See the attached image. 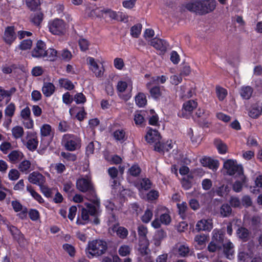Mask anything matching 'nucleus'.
I'll return each instance as SVG.
<instances>
[{"instance_id": "nucleus-1", "label": "nucleus", "mask_w": 262, "mask_h": 262, "mask_svg": "<svg viewBox=\"0 0 262 262\" xmlns=\"http://www.w3.org/2000/svg\"><path fill=\"white\" fill-rule=\"evenodd\" d=\"M215 0H200L186 4L185 8L191 12L205 15L212 12L216 8Z\"/></svg>"}, {"instance_id": "nucleus-2", "label": "nucleus", "mask_w": 262, "mask_h": 262, "mask_svg": "<svg viewBox=\"0 0 262 262\" xmlns=\"http://www.w3.org/2000/svg\"><path fill=\"white\" fill-rule=\"evenodd\" d=\"M107 249V243L101 239L89 242L86 248V254L89 258L99 257L104 254Z\"/></svg>"}, {"instance_id": "nucleus-3", "label": "nucleus", "mask_w": 262, "mask_h": 262, "mask_svg": "<svg viewBox=\"0 0 262 262\" xmlns=\"http://www.w3.org/2000/svg\"><path fill=\"white\" fill-rule=\"evenodd\" d=\"M61 144L67 150L74 151L80 148L81 139L77 135L69 133L66 134L62 136Z\"/></svg>"}, {"instance_id": "nucleus-4", "label": "nucleus", "mask_w": 262, "mask_h": 262, "mask_svg": "<svg viewBox=\"0 0 262 262\" xmlns=\"http://www.w3.org/2000/svg\"><path fill=\"white\" fill-rule=\"evenodd\" d=\"M212 234V240L207 247V249L210 252H214L220 249L224 239V233L221 230L214 229Z\"/></svg>"}, {"instance_id": "nucleus-5", "label": "nucleus", "mask_w": 262, "mask_h": 262, "mask_svg": "<svg viewBox=\"0 0 262 262\" xmlns=\"http://www.w3.org/2000/svg\"><path fill=\"white\" fill-rule=\"evenodd\" d=\"M144 139L147 143L153 145L155 148V146L158 145L160 144L162 137L158 129L148 126L146 127Z\"/></svg>"}, {"instance_id": "nucleus-6", "label": "nucleus", "mask_w": 262, "mask_h": 262, "mask_svg": "<svg viewBox=\"0 0 262 262\" xmlns=\"http://www.w3.org/2000/svg\"><path fill=\"white\" fill-rule=\"evenodd\" d=\"M49 31L53 35H62L66 31V24L61 19L55 18L48 23Z\"/></svg>"}, {"instance_id": "nucleus-7", "label": "nucleus", "mask_w": 262, "mask_h": 262, "mask_svg": "<svg viewBox=\"0 0 262 262\" xmlns=\"http://www.w3.org/2000/svg\"><path fill=\"white\" fill-rule=\"evenodd\" d=\"M21 142L30 151L35 150L38 147L37 134L35 132L27 131L26 136L21 139Z\"/></svg>"}, {"instance_id": "nucleus-8", "label": "nucleus", "mask_w": 262, "mask_h": 262, "mask_svg": "<svg viewBox=\"0 0 262 262\" xmlns=\"http://www.w3.org/2000/svg\"><path fill=\"white\" fill-rule=\"evenodd\" d=\"M77 188L82 192H89L91 194V196L95 195V192L93 184L89 178H80L76 181Z\"/></svg>"}, {"instance_id": "nucleus-9", "label": "nucleus", "mask_w": 262, "mask_h": 262, "mask_svg": "<svg viewBox=\"0 0 262 262\" xmlns=\"http://www.w3.org/2000/svg\"><path fill=\"white\" fill-rule=\"evenodd\" d=\"M88 200L91 201L93 204L89 203H85V205L88 208V211L89 214L94 216H98L100 213L99 207H100V201L96 196L88 195Z\"/></svg>"}, {"instance_id": "nucleus-10", "label": "nucleus", "mask_w": 262, "mask_h": 262, "mask_svg": "<svg viewBox=\"0 0 262 262\" xmlns=\"http://www.w3.org/2000/svg\"><path fill=\"white\" fill-rule=\"evenodd\" d=\"M2 38L6 45L11 46L17 38L15 27L14 26L6 27Z\"/></svg>"}, {"instance_id": "nucleus-11", "label": "nucleus", "mask_w": 262, "mask_h": 262, "mask_svg": "<svg viewBox=\"0 0 262 262\" xmlns=\"http://www.w3.org/2000/svg\"><path fill=\"white\" fill-rule=\"evenodd\" d=\"M47 47L45 42L41 40L37 41L36 46L31 51L32 57L36 58H45Z\"/></svg>"}, {"instance_id": "nucleus-12", "label": "nucleus", "mask_w": 262, "mask_h": 262, "mask_svg": "<svg viewBox=\"0 0 262 262\" xmlns=\"http://www.w3.org/2000/svg\"><path fill=\"white\" fill-rule=\"evenodd\" d=\"M86 61L89 66L90 70L95 74L97 77L102 76L104 71L103 66L100 68L95 59L92 57H88L86 58Z\"/></svg>"}, {"instance_id": "nucleus-13", "label": "nucleus", "mask_w": 262, "mask_h": 262, "mask_svg": "<svg viewBox=\"0 0 262 262\" xmlns=\"http://www.w3.org/2000/svg\"><path fill=\"white\" fill-rule=\"evenodd\" d=\"M153 84V82L150 81L146 84V87L148 90H149L151 97L154 99L158 100L160 99V97L162 95L161 88H163V86H161L159 85L152 86V84Z\"/></svg>"}, {"instance_id": "nucleus-14", "label": "nucleus", "mask_w": 262, "mask_h": 262, "mask_svg": "<svg viewBox=\"0 0 262 262\" xmlns=\"http://www.w3.org/2000/svg\"><path fill=\"white\" fill-rule=\"evenodd\" d=\"M9 161L11 162H20L19 164H31L30 162L24 159L23 152L18 150H14L8 155Z\"/></svg>"}, {"instance_id": "nucleus-15", "label": "nucleus", "mask_w": 262, "mask_h": 262, "mask_svg": "<svg viewBox=\"0 0 262 262\" xmlns=\"http://www.w3.org/2000/svg\"><path fill=\"white\" fill-rule=\"evenodd\" d=\"M157 210V212H156V215H158V211H160L162 213L159 217L161 223L165 225H169L171 222L170 211L166 207L163 206H159Z\"/></svg>"}, {"instance_id": "nucleus-16", "label": "nucleus", "mask_w": 262, "mask_h": 262, "mask_svg": "<svg viewBox=\"0 0 262 262\" xmlns=\"http://www.w3.org/2000/svg\"><path fill=\"white\" fill-rule=\"evenodd\" d=\"M213 228L212 220L210 219H202L199 221L195 226V230L198 231H210Z\"/></svg>"}, {"instance_id": "nucleus-17", "label": "nucleus", "mask_w": 262, "mask_h": 262, "mask_svg": "<svg viewBox=\"0 0 262 262\" xmlns=\"http://www.w3.org/2000/svg\"><path fill=\"white\" fill-rule=\"evenodd\" d=\"M223 171L230 176L236 174L239 176L243 174V169L241 165H224Z\"/></svg>"}, {"instance_id": "nucleus-18", "label": "nucleus", "mask_w": 262, "mask_h": 262, "mask_svg": "<svg viewBox=\"0 0 262 262\" xmlns=\"http://www.w3.org/2000/svg\"><path fill=\"white\" fill-rule=\"evenodd\" d=\"M262 114V102L257 101L251 106L249 115L253 119L258 118Z\"/></svg>"}, {"instance_id": "nucleus-19", "label": "nucleus", "mask_w": 262, "mask_h": 262, "mask_svg": "<svg viewBox=\"0 0 262 262\" xmlns=\"http://www.w3.org/2000/svg\"><path fill=\"white\" fill-rule=\"evenodd\" d=\"M112 136L116 142L121 144L124 143L128 138L127 134L124 128H119L114 130Z\"/></svg>"}, {"instance_id": "nucleus-20", "label": "nucleus", "mask_w": 262, "mask_h": 262, "mask_svg": "<svg viewBox=\"0 0 262 262\" xmlns=\"http://www.w3.org/2000/svg\"><path fill=\"white\" fill-rule=\"evenodd\" d=\"M151 45L162 52H165L169 46L168 43L165 40L158 38H154L151 40Z\"/></svg>"}, {"instance_id": "nucleus-21", "label": "nucleus", "mask_w": 262, "mask_h": 262, "mask_svg": "<svg viewBox=\"0 0 262 262\" xmlns=\"http://www.w3.org/2000/svg\"><path fill=\"white\" fill-rule=\"evenodd\" d=\"M28 180L29 182L34 184L41 186L45 182V177L40 173L33 172L30 174Z\"/></svg>"}, {"instance_id": "nucleus-22", "label": "nucleus", "mask_w": 262, "mask_h": 262, "mask_svg": "<svg viewBox=\"0 0 262 262\" xmlns=\"http://www.w3.org/2000/svg\"><path fill=\"white\" fill-rule=\"evenodd\" d=\"M173 147L172 141L168 140L164 142L162 140L158 145L155 146V150L159 152H165L169 151Z\"/></svg>"}, {"instance_id": "nucleus-23", "label": "nucleus", "mask_w": 262, "mask_h": 262, "mask_svg": "<svg viewBox=\"0 0 262 262\" xmlns=\"http://www.w3.org/2000/svg\"><path fill=\"white\" fill-rule=\"evenodd\" d=\"M208 238V236L204 234L196 235L194 239L195 246L199 249H203L206 246Z\"/></svg>"}, {"instance_id": "nucleus-24", "label": "nucleus", "mask_w": 262, "mask_h": 262, "mask_svg": "<svg viewBox=\"0 0 262 262\" xmlns=\"http://www.w3.org/2000/svg\"><path fill=\"white\" fill-rule=\"evenodd\" d=\"M149 242L147 238H140L139 240L138 251L141 256H145L149 252Z\"/></svg>"}, {"instance_id": "nucleus-25", "label": "nucleus", "mask_w": 262, "mask_h": 262, "mask_svg": "<svg viewBox=\"0 0 262 262\" xmlns=\"http://www.w3.org/2000/svg\"><path fill=\"white\" fill-rule=\"evenodd\" d=\"M42 92L46 97H51L55 91V86L53 83L44 82L41 89Z\"/></svg>"}, {"instance_id": "nucleus-26", "label": "nucleus", "mask_w": 262, "mask_h": 262, "mask_svg": "<svg viewBox=\"0 0 262 262\" xmlns=\"http://www.w3.org/2000/svg\"><path fill=\"white\" fill-rule=\"evenodd\" d=\"M173 250L181 257L187 256L189 252V248L187 245L180 244L175 245Z\"/></svg>"}, {"instance_id": "nucleus-27", "label": "nucleus", "mask_w": 262, "mask_h": 262, "mask_svg": "<svg viewBox=\"0 0 262 262\" xmlns=\"http://www.w3.org/2000/svg\"><path fill=\"white\" fill-rule=\"evenodd\" d=\"M114 232H116L117 235L121 239H125L127 237L128 232L126 228L124 227L119 226L118 225H115L111 228Z\"/></svg>"}, {"instance_id": "nucleus-28", "label": "nucleus", "mask_w": 262, "mask_h": 262, "mask_svg": "<svg viewBox=\"0 0 262 262\" xmlns=\"http://www.w3.org/2000/svg\"><path fill=\"white\" fill-rule=\"evenodd\" d=\"M223 252L227 258L231 259L233 258L234 246L231 242L229 241L223 244Z\"/></svg>"}, {"instance_id": "nucleus-29", "label": "nucleus", "mask_w": 262, "mask_h": 262, "mask_svg": "<svg viewBox=\"0 0 262 262\" xmlns=\"http://www.w3.org/2000/svg\"><path fill=\"white\" fill-rule=\"evenodd\" d=\"M152 186V183L148 178H143L139 180L136 184V187L141 191L142 190H147L149 189Z\"/></svg>"}, {"instance_id": "nucleus-30", "label": "nucleus", "mask_w": 262, "mask_h": 262, "mask_svg": "<svg viewBox=\"0 0 262 262\" xmlns=\"http://www.w3.org/2000/svg\"><path fill=\"white\" fill-rule=\"evenodd\" d=\"M104 159L110 164H121L122 159L117 155H111L109 152H105L104 154Z\"/></svg>"}, {"instance_id": "nucleus-31", "label": "nucleus", "mask_w": 262, "mask_h": 262, "mask_svg": "<svg viewBox=\"0 0 262 262\" xmlns=\"http://www.w3.org/2000/svg\"><path fill=\"white\" fill-rule=\"evenodd\" d=\"M239 180L236 181L233 184V189L236 192H239L242 191L243 186L246 184L247 179L245 176L243 174L239 176Z\"/></svg>"}, {"instance_id": "nucleus-32", "label": "nucleus", "mask_w": 262, "mask_h": 262, "mask_svg": "<svg viewBox=\"0 0 262 262\" xmlns=\"http://www.w3.org/2000/svg\"><path fill=\"white\" fill-rule=\"evenodd\" d=\"M213 143L219 154H225L227 151V146L222 140L219 138H215Z\"/></svg>"}, {"instance_id": "nucleus-33", "label": "nucleus", "mask_w": 262, "mask_h": 262, "mask_svg": "<svg viewBox=\"0 0 262 262\" xmlns=\"http://www.w3.org/2000/svg\"><path fill=\"white\" fill-rule=\"evenodd\" d=\"M136 104L140 107H143L147 104V99L145 94L142 92L138 93L135 98Z\"/></svg>"}, {"instance_id": "nucleus-34", "label": "nucleus", "mask_w": 262, "mask_h": 262, "mask_svg": "<svg viewBox=\"0 0 262 262\" xmlns=\"http://www.w3.org/2000/svg\"><path fill=\"white\" fill-rule=\"evenodd\" d=\"M58 83L60 87L63 88L64 89L68 91L73 90L75 88L73 82L67 78H60L58 80Z\"/></svg>"}, {"instance_id": "nucleus-35", "label": "nucleus", "mask_w": 262, "mask_h": 262, "mask_svg": "<svg viewBox=\"0 0 262 262\" xmlns=\"http://www.w3.org/2000/svg\"><path fill=\"white\" fill-rule=\"evenodd\" d=\"M43 19V14L41 12L33 14L30 16V20L32 23L36 26H39Z\"/></svg>"}, {"instance_id": "nucleus-36", "label": "nucleus", "mask_w": 262, "mask_h": 262, "mask_svg": "<svg viewBox=\"0 0 262 262\" xmlns=\"http://www.w3.org/2000/svg\"><path fill=\"white\" fill-rule=\"evenodd\" d=\"M252 93L253 89L250 86H243L241 89L240 94L244 99H249Z\"/></svg>"}, {"instance_id": "nucleus-37", "label": "nucleus", "mask_w": 262, "mask_h": 262, "mask_svg": "<svg viewBox=\"0 0 262 262\" xmlns=\"http://www.w3.org/2000/svg\"><path fill=\"white\" fill-rule=\"evenodd\" d=\"M26 4L28 9L31 11H36L40 7V0H26Z\"/></svg>"}, {"instance_id": "nucleus-38", "label": "nucleus", "mask_w": 262, "mask_h": 262, "mask_svg": "<svg viewBox=\"0 0 262 262\" xmlns=\"http://www.w3.org/2000/svg\"><path fill=\"white\" fill-rule=\"evenodd\" d=\"M177 207L178 208L179 214L181 217L183 219H185L187 216V211L188 210L186 203L183 202L181 203H178Z\"/></svg>"}, {"instance_id": "nucleus-39", "label": "nucleus", "mask_w": 262, "mask_h": 262, "mask_svg": "<svg viewBox=\"0 0 262 262\" xmlns=\"http://www.w3.org/2000/svg\"><path fill=\"white\" fill-rule=\"evenodd\" d=\"M45 58L47 60L54 61L56 60L57 57V51L53 48H49L46 50Z\"/></svg>"}, {"instance_id": "nucleus-40", "label": "nucleus", "mask_w": 262, "mask_h": 262, "mask_svg": "<svg viewBox=\"0 0 262 262\" xmlns=\"http://www.w3.org/2000/svg\"><path fill=\"white\" fill-rule=\"evenodd\" d=\"M12 135L14 138L18 139L21 138L24 134V130L22 126L16 125L13 127L11 130Z\"/></svg>"}, {"instance_id": "nucleus-41", "label": "nucleus", "mask_w": 262, "mask_h": 262, "mask_svg": "<svg viewBox=\"0 0 262 262\" xmlns=\"http://www.w3.org/2000/svg\"><path fill=\"white\" fill-rule=\"evenodd\" d=\"M27 190L30 193L31 195L39 203L41 204L44 202V200L41 196L38 193L31 185L27 186Z\"/></svg>"}, {"instance_id": "nucleus-42", "label": "nucleus", "mask_w": 262, "mask_h": 262, "mask_svg": "<svg viewBox=\"0 0 262 262\" xmlns=\"http://www.w3.org/2000/svg\"><path fill=\"white\" fill-rule=\"evenodd\" d=\"M132 251V247L127 245H122L118 249V253L120 256L125 257L129 255Z\"/></svg>"}, {"instance_id": "nucleus-43", "label": "nucleus", "mask_w": 262, "mask_h": 262, "mask_svg": "<svg viewBox=\"0 0 262 262\" xmlns=\"http://www.w3.org/2000/svg\"><path fill=\"white\" fill-rule=\"evenodd\" d=\"M78 45L81 51L86 52L89 49L90 42L86 39L80 37L78 40Z\"/></svg>"}, {"instance_id": "nucleus-44", "label": "nucleus", "mask_w": 262, "mask_h": 262, "mask_svg": "<svg viewBox=\"0 0 262 262\" xmlns=\"http://www.w3.org/2000/svg\"><path fill=\"white\" fill-rule=\"evenodd\" d=\"M150 113L151 116L148 118V124L152 126L159 125L158 115L154 110H150Z\"/></svg>"}, {"instance_id": "nucleus-45", "label": "nucleus", "mask_w": 262, "mask_h": 262, "mask_svg": "<svg viewBox=\"0 0 262 262\" xmlns=\"http://www.w3.org/2000/svg\"><path fill=\"white\" fill-rule=\"evenodd\" d=\"M198 103L196 101L190 100L184 103L183 105V108H184L186 111L191 112L196 107Z\"/></svg>"}, {"instance_id": "nucleus-46", "label": "nucleus", "mask_w": 262, "mask_h": 262, "mask_svg": "<svg viewBox=\"0 0 262 262\" xmlns=\"http://www.w3.org/2000/svg\"><path fill=\"white\" fill-rule=\"evenodd\" d=\"M220 212L222 216L227 217L231 214L232 209L230 205L227 204H224L221 207Z\"/></svg>"}, {"instance_id": "nucleus-47", "label": "nucleus", "mask_w": 262, "mask_h": 262, "mask_svg": "<svg viewBox=\"0 0 262 262\" xmlns=\"http://www.w3.org/2000/svg\"><path fill=\"white\" fill-rule=\"evenodd\" d=\"M216 93L219 100L223 101L227 95V91L220 86H216Z\"/></svg>"}, {"instance_id": "nucleus-48", "label": "nucleus", "mask_w": 262, "mask_h": 262, "mask_svg": "<svg viewBox=\"0 0 262 262\" xmlns=\"http://www.w3.org/2000/svg\"><path fill=\"white\" fill-rule=\"evenodd\" d=\"M16 91L14 87L11 88L9 91L5 90L0 86V98L2 101L5 97H10L12 94Z\"/></svg>"}, {"instance_id": "nucleus-49", "label": "nucleus", "mask_w": 262, "mask_h": 262, "mask_svg": "<svg viewBox=\"0 0 262 262\" xmlns=\"http://www.w3.org/2000/svg\"><path fill=\"white\" fill-rule=\"evenodd\" d=\"M134 120L136 126L142 127L145 125V119L143 115L140 113L135 114Z\"/></svg>"}, {"instance_id": "nucleus-50", "label": "nucleus", "mask_w": 262, "mask_h": 262, "mask_svg": "<svg viewBox=\"0 0 262 262\" xmlns=\"http://www.w3.org/2000/svg\"><path fill=\"white\" fill-rule=\"evenodd\" d=\"M15 105L13 103H10L8 104L5 110V116L12 117L15 113Z\"/></svg>"}, {"instance_id": "nucleus-51", "label": "nucleus", "mask_w": 262, "mask_h": 262, "mask_svg": "<svg viewBox=\"0 0 262 262\" xmlns=\"http://www.w3.org/2000/svg\"><path fill=\"white\" fill-rule=\"evenodd\" d=\"M52 132V127L50 124H45L40 128V134L41 136L47 137L50 135Z\"/></svg>"}, {"instance_id": "nucleus-52", "label": "nucleus", "mask_w": 262, "mask_h": 262, "mask_svg": "<svg viewBox=\"0 0 262 262\" xmlns=\"http://www.w3.org/2000/svg\"><path fill=\"white\" fill-rule=\"evenodd\" d=\"M141 172V169L138 165H133L128 169V173L133 177L138 176Z\"/></svg>"}, {"instance_id": "nucleus-53", "label": "nucleus", "mask_w": 262, "mask_h": 262, "mask_svg": "<svg viewBox=\"0 0 262 262\" xmlns=\"http://www.w3.org/2000/svg\"><path fill=\"white\" fill-rule=\"evenodd\" d=\"M141 32V26L140 24L134 25L130 29V34L135 38H138Z\"/></svg>"}, {"instance_id": "nucleus-54", "label": "nucleus", "mask_w": 262, "mask_h": 262, "mask_svg": "<svg viewBox=\"0 0 262 262\" xmlns=\"http://www.w3.org/2000/svg\"><path fill=\"white\" fill-rule=\"evenodd\" d=\"M153 216L152 210L149 209H147L144 214L141 217L142 221L144 223H149L151 220Z\"/></svg>"}, {"instance_id": "nucleus-55", "label": "nucleus", "mask_w": 262, "mask_h": 262, "mask_svg": "<svg viewBox=\"0 0 262 262\" xmlns=\"http://www.w3.org/2000/svg\"><path fill=\"white\" fill-rule=\"evenodd\" d=\"M74 100L77 104H84L86 101V98L82 93H78L74 95Z\"/></svg>"}, {"instance_id": "nucleus-56", "label": "nucleus", "mask_w": 262, "mask_h": 262, "mask_svg": "<svg viewBox=\"0 0 262 262\" xmlns=\"http://www.w3.org/2000/svg\"><path fill=\"white\" fill-rule=\"evenodd\" d=\"M101 12L104 14H108L109 17L111 18L118 21V12H117L116 11H113L109 8H106L102 10Z\"/></svg>"}, {"instance_id": "nucleus-57", "label": "nucleus", "mask_w": 262, "mask_h": 262, "mask_svg": "<svg viewBox=\"0 0 262 262\" xmlns=\"http://www.w3.org/2000/svg\"><path fill=\"white\" fill-rule=\"evenodd\" d=\"M58 129L59 132L64 133L69 130L71 129V126L66 121L62 120L59 123Z\"/></svg>"}, {"instance_id": "nucleus-58", "label": "nucleus", "mask_w": 262, "mask_h": 262, "mask_svg": "<svg viewBox=\"0 0 262 262\" xmlns=\"http://www.w3.org/2000/svg\"><path fill=\"white\" fill-rule=\"evenodd\" d=\"M32 45V41L31 39H24L20 42L19 48L21 50H27L31 48Z\"/></svg>"}, {"instance_id": "nucleus-59", "label": "nucleus", "mask_w": 262, "mask_h": 262, "mask_svg": "<svg viewBox=\"0 0 262 262\" xmlns=\"http://www.w3.org/2000/svg\"><path fill=\"white\" fill-rule=\"evenodd\" d=\"M8 227L14 238L18 241L22 237V235L20 234V232L19 230L13 226H10Z\"/></svg>"}, {"instance_id": "nucleus-60", "label": "nucleus", "mask_w": 262, "mask_h": 262, "mask_svg": "<svg viewBox=\"0 0 262 262\" xmlns=\"http://www.w3.org/2000/svg\"><path fill=\"white\" fill-rule=\"evenodd\" d=\"M114 66L116 69L119 70H122L125 64L122 58L117 57L114 60Z\"/></svg>"}, {"instance_id": "nucleus-61", "label": "nucleus", "mask_w": 262, "mask_h": 262, "mask_svg": "<svg viewBox=\"0 0 262 262\" xmlns=\"http://www.w3.org/2000/svg\"><path fill=\"white\" fill-rule=\"evenodd\" d=\"M168 78L165 75H162L160 76L152 77L150 81H152L153 83L158 84L160 83L161 84L164 83Z\"/></svg>"}, {"instance_id": "nucleus-62", "label": "nucleus", "mask_w": 262, "mask_h": 262, "mask_svg": "<svg viewBox=\"0 0 262 262\" xmlns=\"http://www.w3.org/2000/svg\"><path fill=\"white\" fill-rule=\"evenodd\" d=\"M201 164H219V161L217 160H214L209 157L204 156L200 159Z\"/></svg>"}, {"instance_id": "nucleus-63", "label": "nucleus", "mask_w": 262, "mask_h": 262, "mask_svg": "<svg viewBox=\"0 0 262 262\" xmlns=\"http://www.w3.org/2000/svg\"><path fill=\"white\" fill-rule=\"evenodd\" d=\"M238 235L239 238L246 240L249 236L248 230L245 228H241L238 230Z\"/></svg>"}, {"instance_id": "nucleus-64", "label": "nucleus", "mask_w": 262, "mask_h": 262, "mask_svg": "<svg viewBox=\"0 0 262 262\" xmlns=\"http://www.w3.org/2000/svg\"><path fill=\"white\" fill-rule=\"evenodd\" d=\"M62 247L63 249L70 255V256H74L75 253V250L72 245L68 244H65L63 245Z\"/></svg>"}]
</instances>
